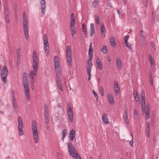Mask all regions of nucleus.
Here are the masks:
<instances>
[{"mask_svg": "<svg viewBox=\"0 0 159 159\" xmlns=\"http://www.w3.org/2000/svg\"><path fill=\"white\" fill-rule=\"evenodd\" d=\"M23 83L25 89V91L27 99L30 98L29 89L28 86V82L27 77V74L24 73L23 75Z\"/></svg>", "mask_w": 159, "mask_h": 159, "instance_id": "nucleus-1", "label": "nucleus"}, {"mask_svg": "<svg viewBox=\"0 0 159 159\" xmlns=\"http://www.w3.org/2000/svg\"><path fill=\"white\" fill-rule=\"evenodd\" d=\"M23 27L25 37L26 39H29V28L28 26V21L27 19L26 13L24 12L23 14Z\"/></svg>", "mask_w": 159, "mask_h": 159, "instance_id": "nucleus-2", "label": "nucleus"}, {"mask_svg": "<svg viewBox=\"0 0 159 159\" xmlns=\"http://www.w3.org/2000/svg\"><path fill=\"white\" fill-rule=\"evenodd\" d=\"M66 59L68 64V66L70 67L71 66L72 58L71 55V48L70 46H68L67 47L66 52Z\"/></svg>", "mask_w": 159, "mask_h": 159, "instance_id": "nucleus-3", "label": "nucleus"}, {"mask_svg": "<svg viewBox=\"0 0 159 159\" xmlns=\"http://www.w3.org/2000/svg\"><path fill=\"white\" fill-rule=\"evenodd\" d=\"M8 70L6 66H4L3 69L1 71V77L2 81L4 84L7 83L6 77L8 73Z\"/></svg>", "mask_w": 159, "mask_h": 159, "instance_id": "nucleus-4", "label": "nucleus"}, {"mask_svg": "<svg viewBox=\"0 0 159 159\" xmlns=\"http://www.w3.org/2000/svg\"><path fill=\"white\" fill-rule=\"evenodd\" d=\"M18 126L17 127L19 132V135L20 136L23 135V125L22 123L21 118L20 117H19L18 118Z\"/></svg>", "mask_w": 159, "mask_h": 159, "instance_id": "nucleus-5", "label": "nucleus"}, {"mask_svg": "<svg viewBox=\"0 0 159 159\" xmlns=\"http://www.w3.org/2000/svg\"><path fill=\"white\" fill-rule=\"evenodd\" d=\"M67 146L68 147V151L70 155L72 157H75L76 156L75 154H76L75 149L74 148V146L71 143H69L67 144Z\"/></svg>", "mask_w": 159, "mask_h": 159, "instance_id": "nucleus-6", "label": "nucleus"}, {"mask_svg": "<svg viewBox=\"0 0 159 159\" xmlns=\"http://www.w3.org/2000/svg\"><path fill=\"white\" fill-rule=\"evenodd\" d=\"M75 22H71L70 23V29L72 37H74L76 33V29L75 26Z\"/></svg>", "mask_w": 159, "mask_h": 159, "instance_id": "nucleus-7", "label": "nucleus"}, {"mask_svg": "<svg viewBox=\"0 0 159 159\" xmlns=\"http://www.w3.org/2000/svg\"><path fill=\"white\" fill-rule=\"evenodd\" d=\"M40 5L41 7V11L42 12L43 16L45 13L46 8L45 0H40Z\"/></svg>", "mask_w": 159, "mask_h": 159, "instance_id": "nucleus-8", "label": "nucleus"}, {"mask_svg": "<svg viewBox=\"0 0 159 159\" xmlns=\"http://www.w3.org/2000/svg\"><path fill=\"white\" fill-rule=\"evenodd\" d=\"M44 116L45 117V119L46 120L45 122L46 124L47 123V121L48 122L49 120V114L48 113L49 110L48 106L47 104H45L44 107Z\"/></svg>", "mask_w": 159, "mask_h": 159, "instance_id": "nucleus-9", "label": "nucleus"}, {"mask_svg": "<svg viewBox=\"0 0 159 159\" xmlns=\"http://www.w3.org/2000/svg\"><path fill=\"white\" fill-rule=\"evenodd\" d=\"M32 131L33 134L34 141L35 143H37L38 141V134L37 129H33Z\"/></svg>", "mask_w": 159, "mask_h": 159, "instance_id": "nucleus-10", "label": "nucleus"}, {"mask_svg": "<svg viewBox=\"0 0 159 159\" xmlns=\"http://www.w3.org/2000/svg\"><path fill=\"white\" fill-rule=\"evenodd\" d=\"M54 61L55 70H58L59 71L60 70V65L58 61V59L56 56H55L54 57Z\"/></svg>", "mask_w": 159, "mask_h": 159, "instance_id": "nucleus-11", "label": "nucleus"}, {"mask_svg": "<svg viewBox=\"0 0 159 159\" xmlns=\"http://www.w3.org/2000/svg\"><path fill=\"white\" fill-rule=\"evenodd\" d=\"M38 70H32L30 71L29 73V77L30 79H34V76L36 75Z\"/></svg>", "mask_w": 159, "mask_h": 159, "instance_id": "nucleus-12", "label": "nucleus"}, {"mask_svg": "<svg viewBox=\"0 0 159 159\" xmlns=\"http://www.w3.org/2000/svg\"><path fill=\"white\" fill-rule=\"evenodd\" d=\"M43 43L44 44V50L46 55L48 56L49 55V47L48 40H43Z\"/></svg>", "mask_w": 159, "mask_h": 159, "instance_id": "nucleus-13", "label": "nucleus"}, {"mask_svg": "<svg viewBox=\"0 0 159 159\" xmlns=\"http://www.w3.org/2000/svg\"><path fill=\"white\" fill-rule=\"evenodd\" d=\"M102 120L103 122L107 124L109 123L107 118V113H104L102 115Z\"/></svg>", "mask_w": 159, "mask_h": 159, "instance_id": "nucleus-14", "label": "nucleus"}, {"mask_svg": "<svg viewBox=\"0 0 159 159\" xmlns=\"http://www.w3.org/2000/svg\"><path fill=\"white\" fill-rule=\"evenodd\" d=\"M12 104L13 106L14 109V111L16 113H17L18 112V111L17 110L18 107L17 105V103L16 99L14 98H13Z\"/></svg>", "mask_w": 159, "mask_h": 159, "instance_id": "nucleus-15", "label": "nucleus"}, {"mask_svg": "<svg viewBox=\"0 0 159 159\" xmlns=\"http://www.w3.org/2000/svg\"><path fill=\"white\" fill-rule=\"evenodd\" d=\"M75 134V131L74 129L71 130L69 134V139L70 140L72 141L74 138Z\"/></svg>", "mask_w": 159, "mask_h": 159, "instance_id": "nucleus-16", "label": "nucleus"}, {"mask_svg": "<svg viewBox=\"0 0 159 159\" xmlns=\"http://www.w3.org/2000/svg\"><path fill=\"white\" fill-rule=\"evenodd\" d=\"M114 89L115 93L116 94L119 93L120 91V88L118 87V85L117 82L116 81L114 82Z\"/></svg>", "mask_w": 159, "mask_h": 159, "instance_id": "nucleus-17", "label": "nucleus"}, {"mask_svg": "<svg viewBox=\"0 0 159 159\" xmlns=\"http://www.w3.org/2000/svg\"><path fill=\"white\" fill-rule=\"evenodd\" d=\"M107 96L110 104L111 105H113L114 102V98L112 95L111 94H109L107 95Z\"/></svg>", "mask_w": 159, "mask_h": 159, "instance_id": "nucleus-18", "label": "nucleus"}, {"mask_svg": "<svg viewBox=\"0 0 159 159\" xmlns=\"http://www.w3.org/2000/svg\"><path fill=\"white\" fill-rule=\"evenodd\" d=\"M92 43H91L90 44L89 51V57L90 59H92L93 52V50L92 48Z\"/></svg>", "mask_w": 159, "mask_h": 159, "instance_id": "nucleus-19", "label": "nucleus"}, {"mask_svg": "<svg viewBox=\"0 0 159 159\" xmlns=\"http://www.w3.org/2000/svg\"><path fill=\"white\" fill-rule=\"evenodd\" d=\"M116 61L117 68L119 69L120 70L122 67V64L120 59L119 57H117L116 58Z\"/></svg>", "mask_w": 159, "mask_h": 159, "instance_id": "nucleus-20", "label": "nucleus"}, {"mask_svg": "<svg viewBox=\"0 0 159 159\" xmlns=\"http://www.w3.org/2000/svg\"><path fill=\"white\" fill-rule=\"evenodd\" d=\"M96 63L98 69L100 70H102V68L101 61L100 58L98 57H97L96 59Z\"/></svg>", "mask_w": 159, "mask_h": 159, "instance_id": "nucleus-21", "label": "nucleus"}, {"mask_svg": "<svg viewBox=\"0 0 159 159\" xmlns=\"http://www.w3.org/2000/svg\"><path fill=\"white\" fill-rule=\"evenodd\" d=\"M90 36L92 37L94 34L95 33V30L94 29V25L93 23L90 24Z\"/></svg>", "mask_w": 159, "mask_h": 159, "instance_id": "nucleus-22", "label": "nucleus"}, {"mask_svg": "<svg viewBox=\"0 0 159 159\" xmlns=\"http://www.w3.org/2000/svg\"><path fill=\"white\" fill-rule=\"evenodd\" d=\"M150 124L149 123H147L146 126V127H147V129L146 130V135L148 137L150 136Z\"/></svg>", "mask_w": 159, "mask_h": 159, "instance_id": "nucleus-23", "label": "nucleus"}, {"mask_svg": "<svg viewBox=\"0 0 159 159\" xmlns=\"http://www.w3.org/2000/svg\"><path fill=\"white\" fill-rule=\"evenodd\" d=\"M110 42L112 46H115L116 45L115 39L113 36H111L110 38Z\"/></svg>", "mask_w": 159, "mask_h": 159, "instance_id": "nucleus-24", "label": "nucleus"}, {"mask_svg": "<svg viewBox=\"0 0 159 159\" xmlns=\"http://www.w3.org/2000/svg\"><path fill=\"white\" fill-rule=\"evenodd\" d=\"M39 64L38 61L33 62L32 66L33 70H38V65Z\"/></svg>", "mask_w": 159, "mask_h": 159, "instance_id": "nucleus-25", "label": "nucleus"}, {"mask_svg": "<svg viewBox=\"0 0 159 159\" xmlns=\"http://www.w3.org/2000/svg\"><path fill=\"white\" fill-rule=\"evenodd\" d=\"M141 96L142 102L144 103V100L145 99L144 91L142 90L141 92Z\"/></svg>", "mask_w": 159, "mask_h": 159, "instance_id": "nucleus-26", "label": "nucleus"}, {"mask_svg": "<svg viewBox=\"0 0 159 159\" xmlns=\"http://www.w3.org/2000/svg\"><path fill=\"white\" fill-rule=\"evenodd\" d=\"M140 37L141 41L142 42H143L145 40V38L144 36L143 32L142 30H141L140 31Z\"/></svg>", "mask_w": 159, "mask_h": 159, "instance_id": "nucleus-27", "label": "nucleus"}, {"mask_svg": "<svg viewBox=\"0 0 159 159\" xmlns=\"http://www.w3.org/2000/svg\"><path fill=\"white\" fill-rule=\"evenodd\" d=\"M91 59L90 58V59H89L87 61L86 66L87 68H92L93 65L91 62Z\"/></svg>", "mask_w": 159, "mask_h": 159, "instance_id": "nucleus-28", "label": "nucleus"}, {"mask_svg": "<svg viewBox=\"0 0 159 159\" xmlns=\"http://www.w3.org/2000/svg\"><path fill=\"white\" fill-rule=\"evenodd\" d=\"M67 134V130L66 129H64L62 131V134L63 136L62 137V139L63 141H64V139L65 137L66 136Z\"/></svg>", "mask_w": 159, "mask_h": 159, "instance_id": "nucleus-29", "label": "nucleus"}, {"mask_svg": "<svg viewBox=\"0 0 159 159\" xmlns=\"http://www.w3.org/2000/svg\"><path fill=\"white\" fill-rule=\"evenodd\" d=\"M101 50L102 52L105 54L107 53V49L106 45L104 44L103 45V48Z\"/></svg>", "mask_w": 159, "mask_h": 159, "instance_id": "nucleus-30", "label": "nucleus"}, {"mask_svg": "<svg viewBox=\"0 0 159 159\" xmlns=\"http://www.w3.org/2000/svg\"><path fill=\"white\" fill-rule=\"evenodd\" d=\"M32 130L37 129V126L35 121L33 120L32 124Z\"/></svg>", "mask_w": 159, "mask_h": 159, "instance_id": "nucleus-31", "label": "nucleus"}, {"mask_svg": "<svg viewBox=\"0 0 159 159\" xmlns=\"http://www.w3.org/2000/svg\"><path fill=\"white\" fill-rule=\"evenodd\" d=\"M149 60L151 66L154 65V61L153 60L152 55L150 54L149 55Z\"/></svg>", "mask_w": 159, "mask_h": 159, "instance_id": "nucleus-32", "label": "nucleus"}, {"mask_svg": "<svg viewBox=\"0 0 159 159\" xmlns=\"http://www.w3.org/2000/svg\"><path fill=\"white\" fill-rule=\"evenodd\" d=\"M67 114L68 116H73V112L71 107L68 108Z\"/></svg>", "mask_w": 159, "mask_h": 159, "instance_id": "nucleus-33", "label": "nucleus"}, {"mask_svg": "<svg viewBox=\"0 0 159 159\" xmlns=\"http://www.w3.org/2000/svg\"><path fill=\"white\" fill-rule=\"evenodd\" d=\"M57 86L59 88V89L61 91H62L63 90L62 89V86L61 83V81H59L57 82Z\"/></svg>", "mask_w": 159, "mask_h": 159, "instance_id": "nucleus-34", "label": "nucleus"}, {"mask_svg": "<svg viewBox=\"0 0 159 159\" xmlns=\"http://www.w3.org/2000/svg\"><path fill=\"white\" fill-rule=\"evenodd\" d=\"M57 86L59 88V89L61 91H62L63 90L62 89V86L61 83V81H59L57 82Z\"/></svg>", "mask_w": 159, "mask_h": 159, "instance_id": "nucleus-35", "label": "nucleus"}, {"mask_svg": "<svg viewBox=\"0 0 159 159\" xmlns=\"http://www.w3.org/2000/svg\"><path fill=\"white\" fill-rule=\"evenodd\" d=\"M99 91L102 96L104 95V90L103 87L102 86H100L99 87Z\"/></svg>", "mask_w": 159, "mask_h": 159, "instance_id": "nucleus-36", "label": "nucleus"}, {"mask_svg": "<svg viewBox=\"0 0 159 159\" xmlns=\"http://www.w3.org/2000/svg\"><path fill=\"white\" fill-rule=\"evenodd\" d=\"M95 21L96 22L97 25H98L100 23V21L99 20V16L98 15H95L94 16Z\"/></svg>", "mask_w": 159, "mask_h": 159, "instance_id": "nucleus-37", "label": "nucleus"}, {"mask_svg": "<svg viewBox=\"0 0 159 159\" xmlns=\"http://www.w3.org/2000/svg\"><path fill=\"white\" fill-rule=\"evenodd\" d=\"M135 92L136 93V94L134 93V96L135 98V100L136 101H138L139 100V98L138 95L136 91Z\"/></svg>", "mask_w": 159, "mask_h": 159, "instance_id": "nucleus-38", "label": "nucleus"}, {"mask_svg": "<svg viewBox=\"0 0 159 159\" xmlns=\"http://www.w3.org/2000/svg\"><path fill=\"white\" fill-rule=\"evenodd\" d=\"M16 53L17 58L20 59V48L18 49H17L16 50Z\"/></svg>", "mask_w": 159, "mask_h": 159, "instance_id": "nucleus-39", "label": "nucleus"}, {"mask_svg": "<svg viewBox=\"0 0 159 159\" xmlns=\"http://www.w3.org/2000/svg\"><path fill=\"white\" fill-rule=\"evenodd\" d=\"M101 33H103L105 32L106 29L104 26L103 25H102L101 24Z\"/></svg>", "mask_w": 159, "mask_h": 159, "instance_id": "nucleus-40", "label": "nucleus"}, {"mask_svg": "<svg viewBox=\"0 0 159 159\" xmlns=\"http://www.w3.org/2000/svg\"><path fill=\"white\" fill-rule=\"evenodd\" d=\"M98 3V0H95L93 3V5L94 8H96Z\"/></svg>", "mask_w": 159, "mask_h": 159, "instance_id": "nucleus-41", "label": "nucleus"}, {"mask_svg": "<svg viewBox=\"0 0 159 159\" xmlns=\"http://www.w3.org/2000/svg\"><path fill=\"white\" fill-rule=\"evenodd\" d=\"M33 62L38 61V59L37 56H34L32 57Z\"/></svg>", "mask_w": 159, "mask_h": 159, "instance_id": "nucleus-42", "label": "nucleus"}, {"mask_svg": "<svg viewBox=\"0 0 159 159\" xmlns=\"http://www.w3.org/2000/svg\"><path fill=\"white\" fill-rule=\"evenodd\" d=\"M125 44H126V46L129 49V50L132 49V47L131 44L129 43H128V42L125 43Z\"/></svg>", "mask_w": 159, "mask_h": 159, "instance_id": "nucleus-43", "label": "nucleus"}, {"mask_svg": "<svg viewBox=\"0 0 159 159\" xmlns=\"http://www.w3.org/2000/svg\"><path fill=\"white\" fill-rule=\"evenodd\" d=\"M9 9L8 7H4V14H9Z\"/></svg>", "mask_w": 159, "mask_h": 159, "instance_id": "nucleus-44", "label": "nucleus"}, {"mask_svg": "<svg viewBox=\"0 0 159 159\" xmlns=\"http://www.w3.org/2000/svg\"><path fill=\"white\" fill-rule=\"evenodd\" d=\"M93 92L94 93V96H95V98L96 99V100L97 101H98V95L93 90Z\"/></svg>", "mask_w": 159, "mask_h": 159, "instance_id": "nucleus-45", "label": "nucleus"}, {"mask_svg": "<svg viewBox=\"0 0 159 159\" xmlns=\"http://www.w3.org/2000/svg\"><path fill=\"white\" fill-rule=\"evenodd\" d=\"M82 30L83 32H85L87 30L84 24L82 25Z\"/></svg>", "mask_w": 159, "mask_h": 159, "instance_id": "nucleus-46", "label": "nucleus"}, {"mask_svg": "<svg viewBox=\"0 0 159 159\" xmlns=\"http://www.w3.org/2000/svg\"><path fill=\"white\" fill-rule=\"evenodd\" d=\"M73 116H68V118L69 120V121L71 122H72L73 121Z\"/></svg>", "mask_w": 159, "mask_h": 159, "instance_id": "nucleus-47", "label": "nucleus"}, {"mask_svg": "<svg viewBox=\"0 0 159 159\" xmlns=\"http://www.w3.org/2000/svg\"><path fill=\"white\" fill-rule=\"evenodd\" d=\"M75 156H76L75 157H73L74 158H76V159H81L80 157L79 154L77 153H76V154H75Z\"/></svg>", "mask_w": 159, "mask_h": 159, "instance_id": "nucleus-48", "label": "nucleus"}, {"mask_svg": "<svg viewBox=\"0 0 159 159\" xmlns=\"http://www.w3.org/2000/svg\"><path fill=\"white\" fill-rule=\"evenodd\" d=\"M56 80L57 82L61 81L59 76L57 74H56Z\"/></svg>", "mask_w": 159, "mask_h": 159, "instance_id": "nucleus-49", "label": "nucleus"}, {"mask_svg": "<svg viewBox=\"0 0 159 159\" xmlns=\"http://www.w3.org/2000/svg\"><path fill=\"white\" fill-rule=\"evenodd\" d=\"M142 104V112H143V111L145 110V100H144V103H143L141 102Z\"/></svg>", "mask_w": 159, "mask_h": 159, "instance_id": "nucleus-50", "label": "nucleus"}, {"mask_svg": "<svg viewBox=\"0 0 159 159\" xmlns=\"http://www.w3.org/2000/svg\"><path fill=\"white\" fill-rule=\"evenodd\" d=\"M143 112L144 113H150V109H149L148 108H145V110L143 111Z\"/></svg>", "mask_w": 159, "mask_h": 159, "instance_id": "nucleus-51", "label": "nucleus"}, {"mask_svg": "<svg viewBox=\"0 0 159 159\" xmlns=\"http://www.w3.org/2000/svg\"><path fill=\"white\" fill-rule=\"evenodd\" d=\"M145 113V117L146 119L148 118L149 117L150 113Z\"/></svg>", "mask_w": 159, "mask_h": 159, "instance_id": "nucleus-52", "label": "nucleus"}, {"mask_svg": "<svg viewBox=\"0 0 159 159\" xmlns=\"http://www.w3.org/2000/svg\"><path fill=\"white\" fill-rule=\"evenodd\" d=\"M129 36L128 35H126L124 37V41L125 43H127Z\"/></svg>", "mask_w": 159, "mask_h": 159, "instance_id": "nucleus-53", "label": "nucleus"}, {"mask_svg": "<svg viewBox=\"0 0 159 159\" xmlns=\"http://www.w3.org/2000/svg\"><path fill=\"white\" fill-rule=\"evenodd\" d=\"M4 17L6 20L9 19V14H4Z\"/></svg>", "mask_w": 159, "mask_h": 159, "instance_id": "nucleus-54", "label": "nucleus"}, {"mask_svg": "<svg viewBox=\"0 0 159 159\" xmlns=\"http://www.w3.org/2000/svg\"><path fill=\"white\" fill-rule=\"evenodd\" d=\"M124 120L125 122L127 124H129V121L128 119V116H126L125 118H124Z\"/></svg>", "mask_w": 159, "mask_h": 159, "instance_id": "nucleus-55", "label": "nucleus"}, {"mask_svg": "<svg viewBox=\"0 0 159 159\" xmlns=\"http://www.w3.org/2000/svg\"><path fill=\"white\" fill-rule=\"evenodd\" d=\"M57 156L58 158L60 159H61L62 157L61 156V155L59 153H57Z\"/></svg>", "mask_w": 159, "mask_h": 159, "instance_id": "nucleus-56", "label": "nucleus"}, {"mask_svg": "<svg viewBox=\"0 0 159 159\" xmlns=\"http://www.w3.org/2000/svg\"><path fill=\"white\" fill-rule=\"evenodd\" d=\"M43 40H48L47 36L45 34L44 35Z\"/></svg>", "mask_w": 159, "mask_h": 159, "instance_id": "nucleus-57", "label": "nucleus"}, {"mask_svg": "<svg viewBox=\"0 0 159 159\" xmlns=\"http://www.w3.org/2000/svg\"><path fill=\"white\" fill-rule=\"evenodd\" d=\"M133 140L132 139V140H131L130 142H129V144L131 146V147H132L133 146V143H134V142L132 140Z\"/></svg>", "mask_w": 159, "mask_h": 159, "instance_id": "nucleus-58", "label": "nucleus"}, {"mask_svg": "<svg viewBox=\"0 0 159 159\" xmlns=\"http://www.w3.org/2000/svg\"><path fill=\"white\" fill-rule=\"evenodd\" d=\"M34 79H33V80L30 79V83L32 85L34 83Z\"/></svg>", "mask_w": 159, "mask_h": 159, "instance_id": "nucleus-59", "label": "nucleus"}, {"mask_svg": "<svg viewBox=\"0 0 159 159\" xmlns=\"http://www.w3.org/2000/svg\"><path fill=\"white\" fill-rule=\"evenodd\" d=\"M124 117L125 116H128V112L126 111H125L124 112Z\"/></svg>", "mask_w": 159, "mask_h": 159, "instance_id": "nucleus-60", "label": "nucleus"}, {"mask_svg": "<svg viewBox=\"0 0 159 159\" xmlns=\"http://www.w3.org/2000/svg\"><path fill=\"white\" fill-rule=\"evenodd\" d=\"M134 115L135 116V115H138V113H137V111L136 110H135L134 111Z\"/></svg>", "mask_w": 159, "mask_h": 159, "instance_id": "nucleus-61", "label": "nucleus"}, {"mask_svg": "<svg viewBox=\"0 0 159 159\" xmlns=\"http://www.w3.org/2000/svg\"><path fill=\"white\" fill-rule=\"evenodd\" d=\"M87 72H91V68H87Z\"/></svg>", "mask_w": 159, "mask_h": 159, "instance_id": "nucleus-62", "label": "nucleus"}, {"mask_svg": "<svg viewBox=\"0 0 159 159\" xmlns=\"http://www.w3.org/2000/svg\"><path fill=\"white\" fill-rule=\"evenodd\" d=\"M33 56H37L36 52L35 51H33Z\"/></svg>", "mask_w": 159, "mask_h": 159, "instance_id": "nucleus-63", "label": "nucleus"}, {"mask_svg": "<svg viewBox=\"0 0 159 159\" xmlns=\"http://www.w3.org/2000/svg\"><path fill=\"white\" fill-rule=\"evenodd\" d=\"M71 18H75V16L73 13H72L71 14Z\"/></svg>", "mask_w": 159, "mask_h": 159, "instance_id": "nucleus-64", "label": "nucleus"}]
</instances>
